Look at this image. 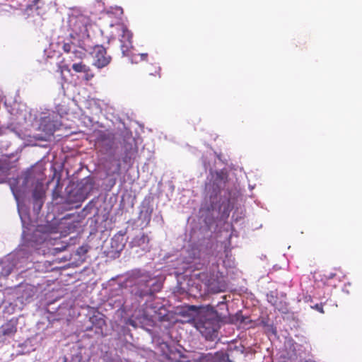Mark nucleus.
I'll use <instances>...</instances> for the list:
<instances>
[{"label":"nucleus","mask_w":362,"mask_h":362,"mask_svg":"<svg viewBox=\"0 0 362 362\" xmlns=\"http://www.w3.org/2000/svg\"><path fill=\"white\" fill-rule=\"evenodd\" d=\"M311 308L315 309L316 310L319 311L321 313H324L322 305L321 304H316L314 306H311Z\"/></svg>","instance_id":"24"},{"label":"nucleus","mask_w":362,"mask_h":362,"mask_svg":"<svg viewBox=\"0 0 362 362\" xmlns=\"http://www.w3.org/2000/svg\"><path fill=\"white\" fill-rule=\"evenodd\" d=\"M203 165L205 170L209 169L210 175L206 183V196L202 209L210 214L211 218L205 220L210 224L216 218H226L233 208L235 192L230 190L228 175L224 170L212 172L209 163L203 157Z\"/></svg>","instance_id":"3"},{"label":"nucleus","mask_w":362,"mask_h":362,"mask_svg":"<svg viewBox=\"0 0 362 362\" xmlns=\"http://www.w3.org/2000/svg\"><path fill=\"white\" fill-rule=\"evenodd\" d=\"M117 11H119L120 14L122 13V9L121 8H119Z\"/></svg>","instance_id":"30"},{"label":"nucleus","mask_w":362,"mask_h":362,"mask_svg":"<svg viewBox=\"0 0 362 362\" xmlns=\"http://www.w3.org/2000/svg\"><path fill=\"white\" fill-rule=\"evenodd\" d=\"M111 57L107 54L105 49L98 46L94 50L93 64L98 69H102L110 64Z\"/></svg>","instance_id":"12"},{"label":"nucleus","mask_w":362,"mask_h":362,"mask_svg":"<svg viewBox=\"0 0 362 362\" xmlns=\"http://www.w3.org/2000/svg\"><path fill=\"white\" fill-rule=\"evenodd\" d=\"M222 315L215 313L214 306L209 305L199 310L196 327L206 339L214 341L218 337V331L221 322L220 317Z\"/></svg>","instance_id":"8"},{"label":"nucleus","mask_w":362,"mask_h":362,"mask_svg":"<svg viewBox=\"0 0 362 362\" xmlns=\"http://www.w3.org/2000/svg\"><path fill=\"white\" fill-rule=\"evenodd\" d=\"M72 69L76 72H87L88 71V68L81 62L73 64Z\"/></svg>","instance_id":"23"},{"label":"nucleus","mask_w":362,"mask_h":362,"mask_svg":"<svg viewBox=\"0 0 362 362\" xmlns=\"http://www.w3.org/2000/svg\"><path fill=\"white\" fill-rule=\"evenodd\" d=\"M15 116L17 124H27L39 132L33 136L37 140H48L62 125L60 115L52 110L41 112L37 119L35 112L23 105L16 110Z\"/></svg>","instance_id":"6"},{"label":"nucleus","mask_w":362,"mask_h":362,"mask_svg":"<svg viewBox=\"0 0 362 362\" xmlns=\"http://www.w3.org/2000/svg\"><path fill=\"white\" fill-rule=\"evenodd\" d=\"M215 355L211 354H199L194 357L192 361H189L187 357L180 354V353H175L170 351L168 354L164 356L163 362H214Z\"/></svg>","instance_id":"9"},{"label":"nucleus","mask_w":362,"mask_h":362,"mask_svg":"<svg viewBox=\"0 0 362 362\" xmlns=\"http://www.w3.org/2000/svg\"><path fill=\"white\" fill-rule=\"evenodd\" d=\"M90 321L93 325L96 326L98 328H101L103 325L105 324L103 318L99 315H93L90 318Z\"/></svg>","instance_id":"22"},{"label":"nucleus","mask_w":362,"mask_h":362,"mask_svg":"<svg viewBox=\"0 0 362 362\" xmlns=\"http://www.w3.org/2000/svg\"><path fill=\"white\" fill-rule=\"evenodd\" d=\"M153 208L146 203H143L140 211L139 218L143 221L148 223L151 220Z\"/></svg>","instance_id":"16"},{"label":"nucleus","mask_w":362,"mask_h":362,"mask_svg":"<svg viewBox=\"0 0 362 362\" xmlns=\"http://www.w3.org/2000/svg\"><path fill=\"white\" fill-rule=\"evenodd\" d=\"M52 202L55 205L61 204H68L71 202L70 197H64L62 196V186L59 181L57 182L54 189L52 191Z\"/></svg>","instance_id":"15"},{"label":"nucleus","mask_w":362,"mask_h":362,"mask_svg":"<svg viewBox=\"0 0 362 362\" xmlns=\"http://www.w3.org/2000/svg\"><path fill=\"white\" fill-rule=\"evenodd\" d=\"M95 187V182L93 178L86 177L83 179L78 185V195L76 199V202L85 200L92 192Z\"/></svg>","instance_id":"11"},{"label":"nucleus","mask_w":362,"mask_h":362,"mask_svg":"<svg viewBox=\"0 0 362 362\" xmlns=\"http://www.w3.org/2000/svg\"><path fill=\"white\" fill-rule=\"evenodd\" d=\"M95 146L105 156L107 163L115 165V173L119 172L122 162L130 165L136 153V146L133 139L124 140L122 145L115 134L109 132H99L95 140Z\"/></svg>","instance_id":"5"},{"label":"nucleus","mask_w":362,"mask_h":362,"mask_svg":"<svg viewBox=\"0 0 362 362\" xmlns=\"http://www.w3.org/2000/svg\"><path fill=\"white\" fill-rule=\"evenodd\" d=\"M86 252V250H83V247H80L78 249V254H84Z\"/></svg>","instance_id":"28"},{"label":"nucleus","mask_w":362,"mask_h":362,"mask_svg":"<svg viewBox=\"0 0 362 362\" xmlns=\"http://www.w3.org/2000/svg\"><path fill=\"white\" fill-rule=\"evenodd\" d=\"M162 282L153 277L144 269H134L129 272L124 281L117 285L110 293L108 304L115 309L121 310L131 317L126 324L133 327L141 325L146 315L144 306L145 298L158 292Z\"/></svg>","instance_id":"2"},{"label":"nucleus","mask_w":362,"mask_h":362,"mask_svg":"<svg viewBox=\"0 0 362 362\" xmlns=\"http://www.w3.org/2000/svg\"><path fill=\"white\" fill-rule=\"evenodd\" d=\"M44 176L41 171L30 168L16 178L10 179L9 185L17 202L18 211L23 226V243L12 253L4 257L0 262V274L6 277L14 271L23 273L33 268L43 272L44 264L38 257L47 255H56L66 250L67 245L61 242L64 222L62 218L57 224L39 225L36 228L30 224V218L21 199L29 192H33V211L37 215L45 201V189Z\"/></svg>","instance_id":"1"},{"label":"nucleus","mask_w":362,"mask_h":362,"mask_svg":"<svg viewBox=\"0 0 362 362\" xmlns=\"http://www.w3.org/2000/svg\"><path fill=\"white\" fill-rule=\"evenodd\" d=\"M226 297L223 296V300L222 301H220L218 302L217 304H216V307H217V310L215 309V308L214 307V311L215 313H216L217 314H223L221 317H220V320L221 321L223 318H225L228 313V306H227V304L226 303V302L224 301Z\"/></svg>","instance_id":"18"},{"label":"nucleus","mask_w":362,"mask_h":362,"mask_svg":"<svg viewBox=\"0 0 362 362\" xmlns=\"http://www.w3.org/2000/svg\"><path fill=\"white\" fill-rule=\"evenodd\" d=\"M115 362H122V361L121 360H118V361H117Z\"/></svg>","instance_id":"31"},{"label":"nucleus","mask_w":362,"mask_h":362,"mask_svg":"<svg viewBox=\"0 0 362 362\" xmlns=\"http://www.w3.org/2000/svg\"><path fill=\"white\" fill-rule=\"evenodd\" d=\"M124 235L121 231L115 234L111 239L110 247L111 252L114 253V256L119 255L125 246Z\"/></svg>","instance_id":"13"},{"label":"nucleus","mask_w":362,"mask_h":362,"mask_svg":"<svg viewBox=\"0 0 362 362\" xmlns=\"http://www.w3.org/2000/svg\"><path fill=\"white\" fill-rule=\"evenodd\" d=\"M70 29L69 37L63 44V50L69 54L72 60L82 59L89 46L88 30L91 26L90 18L83 14L70 15L68 19Z\"/></svg>","instance_id":"7"},{"label":"nucleus","mask_w":362,"mask_h":362,"mask_svg":"<svg viewBox=\"0 0 362 362\" xmlns=\"http://www.w3.org/2000/svg\"><path fill=\"white\" fill-rule=\"evenodd\" d=\"M5 180V175L0 173V183L4 182Z\"/></svg>","instance_id":"27"},{"label":"nucleus","mask_w":362,"mask_h":362,"mask_svg":"<svg viewBox=\"0 0 362 362\" xmlns=\"http://www.w3.org/2000/svg\"><path fill=\"white\" fill-rule=\"evenodd\" d=\"M132 247H139L141 251L149 250V238L144 233H139L136 235L129 243Z\"/></svg>","instance_id":"14"},{"label":"nucleus","mask_w":362,"mask_h":362,"mask_svg":"<svg viewBox=\"0 0 362 362\" xmlns=\"http://www.w3.org/2000/svg\"><path fill=\"white\" fill-rule=\"evenodd\" d=\"M198 254L199 251L197 249L183 251L182 262L177 264L176 269L180 272H192L191 276L200 281L208 292L224 291L227 285L223 274L218 271V265L215 264L209 265L207 261L201 259Z\"/></svg>","instance_id":"4"},{"label":"nucleus","mask_w":362,"mask_h":362,"mask_svg":"<svg viewBox=\"0 0 362 362\" xmlns=\"http://www.w3.org/2000/svg\"><path fill=\"white\" fill-rule=\"evenodd\" d=\"M334 276H335V274H334V273H329V274H328L326 276V278H327V279H331L334 278Z\"/></svg>","instance_id":"25"},{"label":"nucleus","mask_w":362,"mask_h":362,"mask_svg":"<svg viewBox=\"0 0 362 362\" xmlns=\"http://www.w3.org/2000/svg\"><path fill=\"white\" fill-rule=\"evenodd\" d=\"M127 57H129V59L132 64H137L139 62L145 61L148 57V54L146 53L131 55L128 54Z\"/></svg>","instance_id":"20"},{"label":"nucleus","mask_w":362,"mask_h":362,"mask_svg":"<svg viewBox=\"0 0 362 362\" xmlns=\"http://www.w3.org/2000/svg\"><path fill=\"white\" fill-rule=\"evenodd\" d=\"M110 28L115 27L118 32L119 42L121 43L120 47L123 56H128V52L132 47V33L123 24L120 23H110Z\"/></svg>","instance_id":"10"},{"label":"nucleus","mask_w":362,"mask_h":362,"mask_svg":"<svg viewBox=\"0 0 362 362\" xmlns=\"http://www.w3.org/2000/svg\"><path fill=\"white\" fill-rule=\"evenodd\" d=\"M199 310H198L196 306L190 305L182 308L180 310V313L183 317L188 318V320H191L194 318L195 315H199Z\"/></svg>","instance_id":"17"},{"label":"nucleus","mask_w":362,"mask_h":362,"mask_svg":"<svg viewBox=\"0 0 362 362\" xmlns=\"http://www.w3.org/2000/svg\"><path fill=\"white\" fill-rule=\"evenodd\" d=\"M5 132V129L0 127V136L3 135Z\"/></svg>","instance_id":"29"},{"label":"nucleus","mask_w":362,"mask_h":362,"mask_svg":"<svg viewBox=\"0 0 362 362\" xmlns=\"http://www.w3.org/2000/svg\"><path fill=\"white\" fill-rule=\"evenodd\" d=\"M16 332V327L10 323L1 327V332L4 335H11Z\"/></svg>","instance_id":"21"},{"label":"nucleus","mask_w":362,"mask_h":362,"mask_svg":"<svg viewBox=\"0 0 362 362\" xmlns=\"http://www.w3.org/2000/svg\"><path fill=\"white\" fill-rule=\"evenodd\" d=\"M33 6H36L37 8H38L40 6L38 5L40 0H33Z\"/></svg>","instance_id":"26"},{"label":"nucleus","mask_w":362,"mask_h":362,"mask_svg":"<svg viewBox=\"0 0 362 362\" xmlns=\"http://www.w3.org/2000/svg\"><path fill=\"white\" fill-rule=\"evenodd\" d=\"M268 302L272 305L276 309L283 311L284 310V305L281 301H279L278 298L274 295L273 292H271L267 296Z\"/></svg>","instance_id":"19"}]
</instances>
